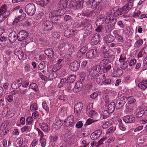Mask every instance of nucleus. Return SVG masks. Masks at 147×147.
<instances>
[{
	"label": "nucleus",
	"instance_id": "26",
	"mask_svg": "<svg viewBox=\"0 0 147 147\" xmlns=\"http://www.w3.org/2000/svg\"><path fill=\"white\" fill-rule=\"evenodd\" d=\"M106 61L105 59L102 60L98 65L96 66L98 69L100 71L102 68H103L107 65Z\"/></svg>",
	"mask_w": 147,
	"mask_h": 147
},
{
	"label": "nucleus",
	"instance_id": "11",
	"mask_svg": "<svg viewBox=\"0 0 147 147\" xmlns=\"http://www.w3.org/2000/svg\"><path fill=\"white\" fill-rule=\"evenodd\" d=\"M100 71L98 68V69L96 66H93L89 70V75L92 77H94L95 76L96 77L97 74Z\"/></svg>",
	"mask_w": 147,
	"mask_h": 147
},
{
	"label": "nucleus",
	"instance_id": "36",
	"mask_svg": "<svg viewBox=\"0 0 147 147\" xmlns=\"http://www.w3.org/2000/svg\"><path fill=\"white\" fill-rule=\"evenodd\" d=\"M9 12H6L5 13H0V22H1L4 20L9 16Z\"/></svg>",
	"mask_w": 147,
	"mask_h": 147
},
{
	"label": "nucleus",
	"instance_id": "1",
	"mask_svg": "<svg viewBox=\"0 0 147 147\" xmlns=\"http://www.w3.org/2000/svg\"><path fill=\"white\" fill-rule=\"evenodd\" d=\"M105 22L106 23L109 24L107 26L108 29L106 30L107 32H110L114 28L116 22V18H113V13H111L110 11L105 14Z\"/></svg>",
	"mask_w": 147,
	"mask_h": 147
},
{
	"label": "nucleus",
	"instance_id": "37",
	"mask_svg": "<svg viewBox=\"0 0 147 147\" xmlns=\"http://www.w3.org/2000/svg\"><path fill=\"white\" fill-rule=\"evenodd\" d=\"M117 121L119 122V126L120 130L123 131H125L126 128L122 124L121 119L119 118L118 119Z\"/></svg>",
	"mask_w": 147,
	"mask_h": 147
},
{
	"label": "nucleus",
	"instance_id": "49",
	"mask_svg": "<svg viewBox=\"0 0 147 147\" xmlns=\"http://www.w3.org/2000/svg\"><path fill=\"white\" fill-rule=\"evenodd\" d=\"M30 87L31 89L34 90L35 91H37L38 90L37 85L34 83H31L30 85Z\"/></svg>",
	"mask_w": 147,
	"mask_h": 147
},
{
	"label": "nucleus",
	"instance_id": "48",
	"mask_svg": "<svg viewBox=\"0 0 147 147\" xmlns=\"http://www.w3.org/2000/svg\"><path fill=\"white\" fill-rule=\"evenodd\" d=\"M44 15L43 13L42 12H39L35 16V19L36 20H39L41 19Z\"/></svg>",
	"mask_w": 147,
	"mask_h": 147
},
{
	"label": "nucleus",
	"instance_id": "31",
	"mask_svg": "<svg viewBox=\"0 0 147 147\" xmlns=\"http://www.w3.org/2000/svg\"><path fill=\"white\" fill-rule=\"evenodd\" d=\"M50 0H41L36 2V3L38 5L42 7H44L48 3Z\"/></svg>",
	"mask_w": 147,
	"mask_h": 147
},
{
	"label": "nucleus",
	"instance_id": "64",
	"mask_svg": "<svg viewBox=\"0 0 147 147\" xmlns=\"http://www.w3.org/2000/svg\"><path fill=\"white\" fill-rule=\"evenodd\" d=\"M37 140L36 139L34 140L30 145L29 147H35L37 144Z\"/></svg>",
	"mask_w": 147,
	"mask_h": 147
},
{
	"label": "nucleus",
	"instance_id": "60",
	"mask_svg": "<svg viewBox=\"0 0 147 147\" xmlns=\"http://www.w3.org/2000/svg\"><path fill=\"white\" fill-rule=\"evenodd\" d=\"M99 93V92L98 91L94 92L90 95V97L94 99L98 96Z\"/></svg>",
	"mask_w": 147,
	"mask_h": 147
},
{
	"label": "nucleus",
	"instance_id": "32",
	"mask_svg": "<svg viewBox=\"0 0 147 147\" xmlns=\"http://www.w3.org/2000/svg\"><path fill=\"white\" fill-rule=\"evenodd\" d=\"M115 104L114 102H111L109 104L108 106V109L109 112L110 113L113 112L115 110Z\"/></svg>",
	"mask_w": 147,
	"mask_h": 147
},
{
	"label": "nucleus",
	"instance_id": "53",
	"mask_svg": "<svg viewBox=\"0 0 147 147\" xmlns=\"http://www.w3.org/2000/svg\"><path fill=\"white\" fill-rule=\"evenodd\" d=\"M128 98L127 102L128 104H131L134 103L136 102V101L135 98L132 97H129V98Z\"/></svg>",
	"mask_w": 147,
	"mask_h": 147
},
{
	"label": "nucleus",
	"instance_id": "5",
	"mask_svg": "<svg viewBox=\"0 0 147 147\" xmlns=\"http://www.w3.org/2000/svg\"><path fill=\"white\" fill-rule=\"evenodd\" d=\"M42 27L44 30L49 31L52 29L53 25L52 22L46 20L43 21Z\"/></svg>",
	"mask_w": 147,
	"mask_h": 147
},
{
	"label": "nucleus",
	"instance_id": "30",
	"mask_svg": "<svg viewBox=\"0 0 147 147\" xmlns=\"http://www.w3.org/2000/svg\"><path fill=\"white\" fill-rule=\"evenodd\" d=\"M7 6L6 5H2L0 7V13L2 14L5 13L6 12H9V15L10 14V12L9 11L7 10Z\"/></svg>",
	"mask_w": 147,
	"mask_h": 147
},
{
	"label": "nucleus",
	"instance_id": "46",
	"mask_svg": "<svg viewBox=\"0 0 147 147\" xmlns=\"http://www.w3.org/2000/svg\"><path fill=\"white\" fill-rule=\"evenodd\" d=\"M109 111L105 110L103 111L102 113V115L103 117V118L104 119H105L107 118L109 116Z\"/></svg>",
	"mask_w": 147,
	"mask_h": 147
},
{
	"label": "nucleus",
	"instance_id": "7",
	"mask_svg": "<svg viewBox=\"0 0 147 147\" xmlns=\"http://www.w3.org/2000/svg\"><path fill=\"white\" fill-rule=\"evenodd\" d=\"M74 124V117L72 115L68 116L64 121V125L67 127L73 125Z\"/></svg>",
	"mask_w": 147,
	"mask_h": 147
},
{
	"label": "nucleus",
	"instance_id": "63",
	"mask_svg": "<svg viewBox=\"0 0 147 147\" xmlns=\"http://www.w3.org/2000/svg\"><path fill=\"white\" fill-rule=\"evenodd\" d=\"M7 140L4 139L3 141L2 144H0V147H7Z\"/></svg>",
	"mask_w": 147,
	"mask_h": 147
},
{
	"label": "nucleus",
	"instance_id": "10",
	"mask_svg": "<svg viewBox=\"0 0 147 147\" xmlns=\"http://www.w3.org/2000/svg\"><path fill=\"white\" fill-rule=\"evenodd\" d=\"M100 36L98 33L95 34L92 36L91 41V44L92 45H96L99 42Z\"/></svg>",
	"mask_w": 147,
	"mask_h": 147
},
{
	"label": "nucleus",
	"instance_id": "58",
	"mask_svg": "<svg viewBox=\"0 0 147 147\" xmlns=\"http://www.w3.org/2000/svg\"><path fill=\"white\" fill-rule=\"evenodd\" d=\"M125 56L124 54H123L121 55L119 61L120 63H122L125 61Z\"/></svg>",
	"mask_w": 147,
	"mask_h": 147
},
{
	"label": "nucleus",
	"instance_id": "47",
	"mask_svg": "<svg viewBox=\"0 0 147 147\" xmlns=\"http://www.w3.org/2000/svg\"><path fill=\"white\" fill-rule=\"evenodd\" d=\"M42 105L43 109L46 111L47 113L48 114L49 112V109L48 106L47 105L46 102L44 101L43 102Z\"/></svg>",
	"mask_w": 147,
	"mask_h": 147
},
{
	"label": "nucleus",
	"instance_id": "62",
	"mask_svg": "<svg viewBox=\"0 0 147 147\" xmlns=\"http://www.w3.org/2000/svg\"><path fill=\"white\" fill-rule=\"evenodd\" d=\"M56 64H58L60 67L61 68L63 64V59H59L57 61V63Z\"/></svg>",
	"mask_w": 147,
	"mask_h": 147
},
{
	"label": "nucleus",
	"instance_id": "38",
	"mask_svg": "<svg viewBox=\"0 0 147 147\" xmlns=\"http://www.w3.org/2000/svg\"><path fill=\"white\" fill-rule=\"evenodd\" d=\"M101 1L102 0H93L92 5V7L93 8L96 7L99 5Z\"/></svg>",
	"mask_w": 147,
	"mask_h": 147
},
{
	"label": "nucleus",
	"instance_id": "29",
	"mask_svg": "<svg viewBox=\"0 0 147 147\" xmlns=\"http://www.w3.org/2000/svg\"><path fill=\"white\" fill-rule=\"evenodd\" d=\"M114 40L113 36L111 34L106 35L105 37L104 40L106 43H110Z\"/></svg>",
	"mask_w": 147,
	"mask_h": 147
},
{
	"label": "nucleus",
	"instance_id": "16",
	"mask_svg": "<svg viewBox=\"0 0 147 147\" xmlns=\"http://www.w3.org/2000/svg\"><path fill=\"white\" fill-rule=\"evenodd\" d=\"M110 11L111 12V13H113V17H117L121 15L122 13V12L121 9H119L117 7L114 8Z\"/></svg>",
	"mask_w": 147,
	"mask_h": 147
},
{
	"label": "nucleus",
	"instance_id": "25",
	"mask_svg": "<svg viewBox=\"0 0 147 147\" xmlns=\"http://www.w3.org/2000/svg\"><path fill=\"white\" fill-rule=\"evenodd\" d=\"M41 129L45 132H47L49 131L50 128L48 124L45 123H40L39 124Z\"/></svg>",
	"mask_w": 147,
	"mask_h": 147
},
{
	"label": "nucleus",
	"instance_id": "21",
	"mask_svg": "<svg viewBox=\"0 0 147 147\" xmlns=\"http://www.w3.org/2000/svg\"><path fill=\"white\" fill-rule=\"evenodd\" d=\"M101 134L102 132L101 131L96 130L91 134L90 138L92 140H96L99 137Z\"/></svg>",
	"mask_w": 147,
	"mask_h": 147
},
{
	"label": "nucleus",
	"instance_id": "18",
	"mask_svg": "<svg viewBox=\"0 0 147 147\" xmlns=\"http://www.w3.org/2000/svg\"><path fill=\"white\" fill-rule=\"evenodd\" d=\"M61 68V67H60L58 64H56L52 65L51 67L48 68L47 71L49 73H51L52 72L53 73L55 72Z\"/></svg>",
	"mask_w": 147,
	"mask_h": 147
},
{
	"label": "nucleus",
	"instance_id": "54",
	"mask_svg": "<svg viewBox=\"0 0 147 147\" xmlns=\"http://www.w3.org/2000/svg\"><path fill=\"white\" fill-rule=\"evenodd\" d=\"M115 38L119 42H122L124 41L123 37L121 35H117Z\"/></svg>",
	"mask_w": 147,
	"mask_h": 147
},
{
	"label": "nucleus",
	"instance_id": "15",
	"mask_svg": "<svg viewBox=\"0 0 147 147\" xmlns=\"http://www.w3.org/2000/svg\"><path fill=\"white\" fill-rule=\"evenodd\" d=\"M83 84L81 82H77L75 84L73 91L74 92L76 93L80 91L82 87Z\"/></svg>",
	"mask_w": 147,
	"mask_h": 147
},
{
	"label": "nucleus",
	"instance_id": "45",
	"mask_svg": "<svg viewBox=\"0 0 147 147\" xmlns=\"http://www.w3.org/2000/svg\"><path fill=\"white\" fill-rule=\"evenodd\" d=\"M143 41L142 39L138 40L135 43L134 45L136 47H140L143 43Z\"/></svg>",
	"mask_w": 147,
	"mask_h": 147
},
{
	"label": "nucleus",
	"instance_id": "28",
	"mask_svg": "<svg viewBox=\"0 0 147 147\" xmlns=\"http://www.w3.org/2000/svg\"><path fill=\"white\" fill-rule=\"evenodd\" d=\"M68 1V0H60L58 4L59 7L65 9L67 7Z\"/></svg>",
	"mask_w": 147,
	"mask_h": 147
},
{
	"label": "nucleus",
	"instance_id": "12",
	"mask_svg": "<svg viewBox=\"0 0 147 147\" xmlns=\"http://www.w3.org/2000/svg\"><path fill=\"white\" fill-rule=\"evenodd\" d=\"M83 105L81 102H78L76 104L74 107V113L76 115L80 113L82 110Z\"/></svg>",
	"mask_w": 147,
	"mask_h": 147
},
{
	"label": "nucleus",
	"instance_id": "42",
	"mask_svg": "<svg viewBox=\"0 0 147 147\" xmlns=\"http://www.w3.org/2000/svg\"><path fill=\"white\" fill-rule=\"evenodd\" d=\"M21 85V83H17L15 82L13 83L11 85V88L14 89H16L18 88Z\"/></svg>",
	"mask_w": 147,
	"mask_h": 147
},
{
	"label": "nucleus",
	"instance_id": "34",
	"mask_svg": "<svg viewBox=\"0 0 147 147\" xmlns=\"http://www.w3.org/2000/svg\"><path fill=\"white\" fill-rule=\"evenodd\" d=\"M23 140L22 138H18L15 141V144L17 147H20L23 144Z\"/></svg>",
	"mask_w": 147,
	"mask_h": 147
},
{
	"label": "nucleus",
	"instance_id": "57",
	"mask_svg": "<svg viewBox=\"0 0 147 147\" xmlns=\"http://www.w3.org/2000/svg\"><path fill=\"white\" fill-rule=\"evenodd\" d=\"M103 53L107 52H109V53H112V50L110 49L109 47L107 46L104 47H103Z\"/></svg>",
	"mask_w": 147,
	"mask_h": 147
},
{
	"label": "nucleus",
	"instance_id": "56",
	"mask_svg": "<svg viewBox=\"0 0 147 147\" xmlns=\"http://www.w3.org/2000/svg\"><path fill=\"white\" fill-rule=\"evenodd\" d=\"M141 12L138 10H136L133 14V17L135 18H136L140 15Z\"/></svg>",
	"mask_w": 147,
	"mask_h": 147
},
{
	"label": "nucleus",
	"instance_id": "39",
	"mask_svg": "<svg viewBox=\"0 0 147 147\" xmlns=\"http://www.w3.org/2000/svg\"><path fill=\"white\" fill-rule=\"evenodd\" d=\"M88 139L89 138L88 137L82 138L81 140V144L84 145V146H85L86 147L88 144Z\"/></svg>",
	"mask_w": 147,
	"mask_h": 147
},
{
	"label": "nucleus",
	"instance_id": "40",
	"mask_svg": "<svg viewBox=\"0 0 147 147\" xmlns=\"http://www.w3.org/2000/svg\"><path fill=\"white\" fill-rule=\"evenodd\" d=\"M104 18H99L96 20V23L97 26H100L104 22Z\"/></svg>",
	"mask_w": 147,
	"mask_h": 147
},
{
	"label": "nucleus",
	"instance_id": "22",
	"mask_svg": "<svg viewBox=\"0 0 147 147\" xmlns=\"http://www.w3.org/2000/svg\"><path fill=\"white\" fill-rule=\"evenodd\" d=\"M138 86L141 89L145 90L147 86V80L146 79H143L138 84Z\"/></svg>",
	"mask_w": 147,
	"mask_h": 147
},
{
	"label": "nucleus",
	"instance_id": "52",
	"mask_svg": "<svg viewBox=\"0 0 147 147\" xmlns=\"http://www.w3.org/2000/svg\"><path fill=\"white\" fill-rule=\"evenodd\" d=\"M99 119H94L89 118L86 121V125H89L92 124V123L96 122Z\"/></svg>",
	"mask_w": 147,
	"mask_h": 147
},
{
	"label": "nucleus",
	"instance_id": "23",
	"mask_svg": "<svg viewBox=\"0 0 147 147\" xmlns=\"http://www.w3.org/2000/svg\"><path fill=\"white\" fill-rule=\"evenodd\" d=\"M123 100H124V98L121 97L119 98L116 102L115 105L116 109H120L123 105L124 102H123Z\"/></svg>",
	"mask_w": 147,
	"mask_h": 147
},
{
	"label": "nucleus",
	"instance_id": "17",
	"mask_svg": "<svg viewBox=\"0 0 147 147\" xmlns=\"http://www.w3.org/2000/svg\"><path fill=\"white\" fill-rule=\"evenodd\" d=\"M16 36V33L14 31H13L10 33L9 35V42L11 43L14 42L17 38Z\"/></svg>",
	"mask_w": 147,
	"mask_h": 147
},
{
	"label": "nucleus",
	"instance_id": "9",
	"mask_svg": "<svg viewBox=\"0 0 147 147\" xmlns=\"http://www.w3.org/2000/svg\"><path fill=\"white\" fill-rule=\"evenodd\" d=\"M80 64L79 61H75L70 64V69L72 71H77L79 69Z\"/></svg>",
	"mask_w": 147,
	"mask_h": 147
},
{
	"label": "nucleus",
	"instance_id": "8",
	"mask_svg": "<svg viewBox=\"0 0 147 147\" xmlns=\"http://www.w3.org/2000/svg\"><path fill=\"white\" fill-rule=\"evenodd\" d=\"M28 33L25 31L21 30L18 34L17 38L19 41H22L26 38L28 36Z\"/></svg>",
	"mask_w": 147,
	"mask_h": 147
},
{
	"label": "nucleus",
	"instance_id": "55",
	"mask_svg": "<svg viewBox=\"0 0 147 147\" xmlns=\"http://www.w3.org/2000/svg\"><path fill=\"white\" fill-rule=\"evenodd\" d=\"M136 62V60L134 59H133L130 60L129 62V65L131 67L134 65Z\"/></svg>",
	"mask_w": 147,
	"mask_h": 147
},
{
	"label": "nucleus",
	"instance_id": "43",
	"mask_svg": "<svg viewBox=\"0 0 147 147\" xmlns=\"http://www.w3.org/2000/svg\"><path fill=\"white\" fill-rule=\"evenodd\" d=\"M76 78V76L74 75H71L69 76L67 78V80L70 83L73 82Z\"/></svg>",
	"mask_w": 147,
	"mask_h": 147
},
{
	"label": "nucleus",
	"instance_id": "41",
	"mask_svg": "<svg viewBox=\"0 0 147 147\" xmlns=\"http://www.w3.org/2000/svg\"><path fill=\"white\" fill-rule=\"evenodd\" d=\"M19 92L21 95L24 96V95L26 96V95L27 93L28 92V90L24 88H20L19 89Z\"/></svg>",
	"mask_w": 147,
	"mask_h": 147
},
{
	"label": "nucleus",
	"instance_id": "24",
	"mask_svg": "<svg viewBox=\"0 0 147 147\" xmlns=\"http://www.w3.org/2000/svg\"><path fill=\"white\" fill-rule=\"evenodd\" d=\"M88 116L94 119H99V115L97 113L93 110H91L89 113Z\"/></svg>",
	"mask_w": 147,
	"mask_h": 147
},
{
	"label": "nucleus",
	"instance_id": "2",
	"mask_svg": "<svg viewBox=\"0 0 147 147\" xmlns=\"http://www.w3.org/2000/svg\"><path fill=\"white\" fill-rule=\"evenodd\" d=\"M65 11L63 9L53 11L50 13V17L52 21L54 23L56 24L57 23L58 20L60 18V16L65 13Z\"/></svg>",
	"mask_w": 147,
	"mask_h": 147
},
{
	"label": "nucleus",
	"instance_id": "61",
	"mask_svg": "<svg viewBox=\"0 0 147 147\" xmlns=\"http://www.w3.org/2000/svg\"><path fill=\"white\" fill-rule=\"evenodd\" d=\"M7 126V124L5 123H2L0 126V130L2 131H4Z\"/></svg>",
	"mask_w": 147,
	"mask_h": 147
},
{
	"label": "nucleus",
	"instance_id": "6",
	"mask_svg": "<svg viewBox=\"0 0 147 147\" xmlns=\"http://www.w3.org/2000/svg\"><path fill=\"white\" fill-rule=\"evenodd\" d=\"M95 79L97 83L100 85H102L103 84L106 78L104 74L100 73L96 76Z\"/></svg>",
	"mask_w": 147,
	"mask_h": 147
},
{
	"label": "nucleus",
	"instance_id": "19",
	"mask_svg": "<svg viewBox=\"0 0 147 147\" xmlns=\"http://www.w3.org/2000/svg\"><path fill=\"white\" fill-rule=\"evenodd\" d=\"M96 54V52L94 49H91L88 51L86 53L87 58L91 59L95 57Z\"/></svg>",
	"mask_w": 147,
	"mask_h": 147
},
{
	"label": "nucleus",
	"instance_id": "4",
	"mask_svg": "<svg viewBox=\"0 0 147 147\" xmlns=\"http://www.w3.org/2000/svg\"><path fill=\"white\" fill-rule=\"evenodd\" d=\"M36 10V7L32 3H30L28 4L25 8L26 12L30 16H32L34 14Z\"/></svg>",
	"mask_w": 147,
	"mask_h": 147
},
{
	"label": "nucleus",
	"instance_id": "35",
	"mask_svg": "<svg viewBox=\"0 0 147 147\" xmlns=\"http://www.w3.org/2000/svg\"><path fill=\"white\" fill-rule=\"evenodd\" d=\"M40 134H41L40 136V143L42 147H45L46 144V140L45 139L42 138L43 136L42 133L41 132Z\"/></svg>",
	"mask_w": 147,
	"mask_h": 147
},
{
	"label": "nucleus",
	"instance_id": "51",
	"mask_svg": "<svg viewBox=\"0 0 147 147\" xmlns=\"http://www.w3.org/2000/svg\"><path fill=\"white\" fill-rule=\"evenodd\" d=\"M69 33V35L70 36L71 35H75L76 34V32L74 30H66L65 33V34H66L67 33Z\"/></svg>",
	"mask_w": 147,
	"mask_h": 147
},
{
	"label": "nucleus",
	"instance_id": "27",
	"mask_svg": "<svg viewBox=\"0 0 147 147\" xmlns=\"http://www.w3.org/2000/svg\"><path fill=\"white\" fill-rule=\"evenodd\" d=\"M44 53L50 58H51L53 57L54 54V51L51 48L46 49L44 51Z\"/></svg>",
	"mask_w": 147,
	"mask_h": 147
},
{
	"label": "nucleus",
	"instance_id": "13",
	"mask_svg": "<svg viewBox=\"0 0 147 147\" xmlns=\"http://www.w3.org/2000/svg\"><path fill=\"white\" fill-rule=\"evenodd\" d=\"M84 30L85 32H84V34L87 35H89L92 31V29L91 24L89 23H87L84 24Z\"/></svg>",
	"mask_w": 147,
	"mask_h": 147
},
{
	"label": "nucleus",
	"instance_id": "3",
	"mask_svg": "<svg viewBox=\"0 0 147 147\" xmlns=\"http://www.w3.org/2000/svg\"><path fill=\"white\" fill-rule=\"evenodd\" d=\"M84 3V0H73L71 2L69 6L71 9L74 10L80 9L82 7Z\"/></svg>",
	"mask_w": 147,
	"mask_h": 147
},
{
	"label": "nucleus",
	"instance_id": "33",
	"mask_svg": "<svg viewBox=\"0 0 147 147\" xmlns=\"http://www.w3.org/2000/svg\"><path fill=\"white\" fill-rule=\"evenodd\" d=\"M133 6V4L131 3L128 2L122 8L123 11H125L130 9Z\"/></svg>",
	"mask_w": 147,
	"mask_h": 147
},
{
	"label": "nucleus",
	"instance_id": "44",
	"mask_svg": "<svg viewBox=\"0 0 147 147\" xmlns=\"http://www.w3.org/2000/svg\"><path fill=\"white\" fill-rule=\"evenodd\" d=\"M30 110L32 111H36L38 109L37 105L35 102L32 103L30 106Z\"/></svg>",
	"mask_w": 147,
	"mask_h": 147
},
{
	"label": "nucleus",
	"instance_id": "50",
	"mask_svg": "<svg viewBox=\"0 0 147 147\" xmlns=\"http://www.w3.org/2000/svg\"><path fill=\"white\" fill-rule=\"evenodd\" d=\"M33 121V119L31 116L28 117L26 119V124L30 125L32 124Z\"/></svg>",
	"mask_w": 147,
	"mask_h": 147
},
{
	"label": "nucleus",
	"instance_id": "59",
	"mask_svg": "<svg viewBox=\"0 0 147 147\" xmlns=\"http://www.w3.org/2000/svg\"><path fill=\"white\" fill-rule=\"evenodd\" d=\"M144 114V111H141L138 112L136 115V117L137 118H139L142 117Z\"/></svg>",
	"mask_w": 147,
	"mask_h": 147
},
{
	"label": "nucleus",
	"instance_id": "20",
	"mask_svg": "<svg viewBox=\"0 0 147 147\" xmlns=\"http://www.w3.org/2000/svg\"><path fill=\"white\" fill-rule=\"evenodd\" d=\"M123 119L126 123H131L135 121V118L132 115H127L124 117Z\"/></svg>",
	"mask_w": 147,
	"mask_h": 147
},
{
	"label": "nucleus",
	"instance_id": "14",
	"mask_svg": "<svg viewBox=\"0 0 147 147\" xmlns=\"http://www.w3.org/2000/svg\"><path fill=\"white\" fill-rule=\"evenodd\" d=\"M87 50V47L86 46H83L79 51L77 54V57L78 58L82 57L85 55L86 51Z\"/></svg>",
	"mask_w": 147,
	"mask_h": 147
}]
</instances>
